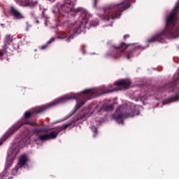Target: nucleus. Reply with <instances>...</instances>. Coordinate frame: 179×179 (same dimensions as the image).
Wrapping results in <instances>:
<instances>
[{
    "label": "nucleus",
    "mask_w": 179,
    "mask_h": 179,
    "mask_svg": "<svg viewBox=\"0 0 179 179\" xmlns=\"http://www.w3.org/2000/svg\"><path fill=\"white\" fill-rule=\"evenodd\" d=\"M83 99L86 100H90L93 99V94H94V91L93 90H86L82 92Z\"/></svg>",
    "instance_id": "12"
},
{
    "label": "nucleus",
    "mask_w": 179,
    "mask_h": 179,
    "mask_svg": "<svg viewBox=\"0 0 179 179\" xmlns=\"http://www.w3.org/2000/svg\"><path fill=\"white\" fill-rule=\"evenodd\" d=\"M91 129H92V132L94 133V138H96V135H97V128L96 127H94V126H92L91 127Z\"/></svg>",
    "instance_id": "23"
},
{
    "label": "nucleus",
    "mask_w": 179,
    "mask_h": 179,
    "mask_svg": "<svg viewBox=\"0 0 179 179\" xmlns=\"http://www.w3.org/2000/svg\"><path fill=\"white\" fill-rule=\"evenodd\" d=\"M59 134V130L58 131H52L50 134H48L49 139H55L58 134Z\"/></svg>",
    "instance_id": "16"
},
{
    "label": "nucleus",
    "mask_w": 179,
    "mask_h": 179,
    "mask_svg": "<svg viewBox=\"0 0 179 179\" xmlns=\"http://www.w3.org/2000/svg\"><path fill=\"white\" fill-rule=\"evenodd\" d=\"M171 100V101H178V100H179V95L177 94L174 96H172Z\"/></svg>",
    "instance_id": "25"
},
{
    "label": "nucleus",
    "mask_w": 179,
    "mask_h": 179,
    "mask_svg": "<svg viewBox=\"0 0 179 179\" xmlns=\"http://www.w3.org/2000/svg\"><path fill=\"white\" fill-rule=\"evenodd\" d=\"M106 111H111L113 110H114V106L113 105H110L106 107Z\"/></svg>",
    "instance_id": "24"
},
{
    "label": "nucleus",
    "mask_w": 179,
    "mask_h": 179,
    "mask_svg": "<svg viewBox=\"0 0 179 179\" xmlns=\"http://www.w3.org/2000/svg\"><path fill=\"white\" fill-rule=\"evenodd\" d=\"M131 6V0H124L119 3H112L103 8L104 14L102 15L103 20L110 19H118L121 16V13L124 12Z\"/></svg>",
    "instance_id": "1"
},
{
    "label": "nucleus",
    "mask_w": 179,
    "mask_h": 179,
    "mask_svg": "<svg viewBox=\"0 0 179 179\" xmlns=\"http://www.w3.org/2000/svg\"><path fill=\"white\" fill-rule=\"evenodd\" d=\"M135 115H139V110H136L135 109L131 110L129 113H122L118 111H116L113 115V118L115 120L116 122L118 124H124L123 118H132L135 117Z\"/></svg>",
    "instance_id": "3"
},
{
    "label": "nucleus",
    "mask_w": 179,
    "mask_h": 179,
    "mask_svg": "<svg viewBox=\"0 0 179 179\" xmlns=\"http://www.w3.org/2000/svg\"><path fill=\"white\" fill-rule=\"evenodd\" d=\"M53 13H61V12H64L65 13H69V12H72V7L71 5H68V3H64V4L57 3L56 6L52 8Z\"/></svg>",
    "instance_id": "5"
},
{
    "label": "nucleus",
    "mask_w": 179,
    "mask_h": 179,
    "mask_svg": "<svg viewBox=\"0 0 179 179\" xmlns=\"http://www.w3.org/2000/svg\"><path fill=\"white\" fill-rule=\"evenodd\" d=\"M2 143H3V141H1L0 142V146H1V145H2Z\"/></svg>",
    "instance_id": "33"
},
{
    "label": "nucleus",
    "mask_w": 179,
    "mask_h": 179,
    "mask_svg": "<svg viewBox=\"0 0 179 179\" xmlns=\"http://www.w3.org/2000/svg\"><path fill=\"white\" fill-rule=\"evenodd\" d=\"M49 2H55V0H48Z\"/></svg>",
    "instance_id": "32"
},
{
    "label": "nucleus",
    "mask_w": 179,
    "mask_h": 179,
    "mask_svg": "<svg viewBox=\"0 0 179 179\" xmlns=\"http://www.w3.org/2000/svg\"><path fill=\"white\" fill-rule=\"evenodd\" d=\"M125 57L126 58H127V59H130V58H132V57H134V55H132V52H128L125 54Z\"/></svg>",
    "instance_id": "21"
},
{
    "label": "nucleus",
    "mask_w": 179,
    "mask_h": 179,
    "mask_svg": "<svg viewBox=\"0 0 179 179\" xmlns=\"http://www.w3.org/2000/svg\"><path fill=\"white\" fill-rule=\"evenodd\" d=\"M49 137H48V134H44V135H41L39 136H38L36 139H34V142H36V141H48Z\"/></svg>",
    "instance_id": "14"
},
{
    "label": "nucleus",
    "mask_w": 179,
    "mask_h": 179,
    "mask_svg": "<svg viewBox=\"0 0 179 179\" xmlns=\"http://www.w3.org/2000/svg\"><path fill=\"white\" fill-rule=\"evenodd\" d=\"M124 40H127V38H129V34L124 35L123 36Z\"/></svg>",
    "instance_id": "29"
},
{
    "label": "nucleus",
    "mask_w": 179,
    "mask_h": 179,
    "mask_svg": "<svg viewBox=\"0 0 179 179\" xmlns=\"http://www.w3.org/2000/svg\"><path fill=\"white\" fill-rule=\"evenodd\" d=\"M71 99H76L75 97H67V98H59L57 99L52 102H50V103H48L46 105L43 106L41 109L38 110L36 111V114H40L45 110H48V108H51V107H55V106H57V104H62V103H65L68 101V100H71Z\"/></svg>",
    "instance_id": "4"
},
{
    "label": "nucleus",
    "mask_w": 179,
    "mask_h": 179,
    "mask_svg": "<svg viewBox=\"0 0 179 179\" xmlns=\"http://www.w3.org/2000/svg\"><path fill=\"white\" fill-rule=\"evenodd\" d=\"M102 90H103V94L104 93H113V92H117L120 90L113 88L112 90H109L108 87H101Z\"/></svg>",
    "instance_id": "17"
},
{
    "label": "nucleus",
    "mask_w": 179,
    "mask_h": 179,
    "mask_svg": "<svg viewBox=\"0 0 179 179\" xmlns=\"http://www.w3.org/2000/svg\"><path fill=\"white\" fill-rule=\"evenodd\" d=\"M73 38V35H70L69 36H66L64 38V39L66 40V41H71V40H72Z\"/></svg>",
    "instance_id": "26"
},
{
    "label": "nucleus",
    "mask_w": 179,
    "mask_h": 179,
    "mask_svg": "<svg viewBox=\"0 0 179 179\" xmlns=\"http://www.w3.org/2000/svg\"><path fill=\"white\" fill-rule=\"evenodd\" d=\"M44 131H45V129H35L34 130V135H36V136H37L38 134H41V132H44Z\"/></svg>",
    "instance_id": "19"
},
{
    "label": "nucleus",
    "mask_w": 179,
    "mask_h": 179,
    "mask_svg": "<svg viewBox=\"0 0 179 179\" xmlns=\"http://www.w3.org/2000/svg\"><path fill=\"white\" fill-rule=\"evenodd\" d=\"M131 45H133L132 44L127 45L125 43H122L118 48H117V50H120V51H125V50H127V48Z\"/></svg>",
    "instance_id": "15"
},
{
    "label": "nucleus",
    "mask_w": 179,
    "mask_h": 179,
    "mask_svg": "<svg viewBox=\"0 0 179 179\" xmlns=\"http://www.w3.org/2000/svg\"><path fill=\"white\" fill-rule=\"evenodd\" d=\"M64 3H67V5H71V3H72V0H65Z\"/></svg>",
    "instance_id": "28"
},
{
    "label": "nucleus",
    "mask_w": 179,
    "mask_h": 179,
    "mask_svg": "<svg viewBox=\"0 0 179 179\" xmlns=\"http://www.w3.org/2000/svg\"><path fill=\"white\" fill-rule=\"evenodd\" d=\"M27 156H26V155H23L20 157L19 159V164L20 165V166H15L14 169H13L12 171V176H16V174H17V171H19L20 169H22V166H24L26 164V163H27Z\"/></svg>",
    "instance_id": "10"
},
{
    "label": "nucleus",
    "mask_w": 179,
    "mask_h": 179,
    "mask_svg": "<svg viewBox=\"0 0 179 179\" xmlns=\"http://www.w3.org/2000/svg\"><path fill=\"white\" fill-rule=\"evenodd\" d=\"M31 116V113H30V111H26L24 114V118L20 120L17 122V124H15V128H17V129H19V128H20L23 125H25L26 124L28 125H31V124L33 123L31 122H29L27 119V118H30Z\"/></svg>",
    "instance_id": "7"
},
{
    "label": "nucleus",
    "mask_w": 179,
    "mask_h": 179,
    "mask_svg": "<svg viewBox=\"0 0 179 179\" xmlns=\"http://www.w3.org/2000/svg\"><path fill=\"white\" fill-rule=\"evenodd\" d=\"M19 6L22 8H36L38 5V1L36 0H14Z\"/></svg>",
    "instance_id": "6"
},
{
    "label": "nucleus",
    "mask_w": 179,
    "mask_h": 179,
    "mask_svg": "<svg viewBox=\"0 0 179 179\" xmlns=\"http://www.w3.org/2000/svg\"><path fill=\"white\" fill-rule=\"evenodd\" d=\"M85 103H86V100H83L80 103H79V102L77 103V105L78 106V108H80V107H82Z\"/></svg>",
    "instance_id": "27"
},
{
    "label": "nucleus",
    "mask_w": 179,
    "mask_h": 179,
    "mask_svg": "<svg viewBox=\"0 0 179 179\" xmlns=\"http://www.w3.org/2000/svg\"><path fill=\"white\" fill-rule=\"evenodd\" d=\"M94 6L96 8L97 6V0H94Z\"/></svg>",
    "instance_id": "30"
},
{
    "label": "nucleus",
    "mask_w": 179,
    "mask_h": 179,
    "mask_svg": "<svg viewBox=\"0 0 179 179\" xmlns=\"http://www.w3.org/2000/svg\"><path fill=\"white\" fill-rule=\"evenodd\" d=\"M131 80H120L115 83V86H123L125 90L129 89L131 86Z\"/></svg>",
    "instance_id": "11"
},
{
    "label": "nucleus",
    "mask_w": 179,
    "mask_h": 179,
    "mask_svg": "<svg viewBox=\"0 0 179 179\" xmlns=\"http://www.w3.org/2000/svg\"><path fill=\"white\" fill-rule=\"evenodd\" d=\"M55 38H51L49 41H47L46 45H43L41 47V50H45L48 47V44H51L52 41H55Z\"/></svg>",
    "instance_id": "18"
},
{
    "label": "nucleus",
    "mask_w": 179,
    "mask_h": 179,
    "mask_svg": "<svg viewBox=\"0 0 179 179\" xmlns=\"http://www.w3.org/2000/svg\"><path fill=\"white\" fill-rule=\"evenodd\" d=\"M3 55V52L2 50H0V57H2Z\"/></svg>",
    "instance_id": "31"
},
{
    "label": "nucleus",
    "mask_w": 179,
    "mask_h": 179,
    "mask_svg": "<svg viewBox=\"0 0 179 179\" xmlns=\"http://www.w3.org/2000/svg\"><path fill=\"white\" fill-rule=\"evenodd\" d=\"M70 125H71V124H66L63 125L62 127H59L58 129L59 132H61V131H64V129H66V128L69 127Z\"/></svg>",
    "instance_id": "20"
},
{
    "label": "nucleus",
    "mask_w": 179,
    "mask_h": 179,
    "mask_svg": "<svg viewBox=\"0 0 179 179\" xmlns=\"http://www.w3.org/2000/svg\"><path fill=\"white\" fill-rule=\"evenodd\" d=\"M13 41V36L10 35H7L6 36V39L4 41L3 49L6 50L8 48V45H10L11 43Z\"/></svg>",
    "instance_id": "13"
},
{
    "label": "nucleus",
    "mask_w": 179,
    "mask_h": 179,
    "mask_svg": "<svg viewBox=\"0 0 179 179\" xmlns=\"http://www.w3.org/2000/svg\"><path fill=\"white\" fill-rule=\"evenodd\" d=\"M76 100H77V103H78V99H76Z\"/></svg>",
    "instance_id": "36"
},
{
    "label": "nucleus",
    "mask_w": 179,
    "mask_h": 179,
    "mask_svg": "<svg viewBox=\"0 0 179 179\" xmlns=\"http://www.w3.org/2000/svg\"><path fill=\"white\" fill-rule=\"evenodd\" d=\"M75 10L76 12H81V15L79 18L80 22H78L72 26V29L70 31V33H71V34H76V33H80L82 26L85 27L87 23H89L90 17H92V16L90 15V14H89V13H87V11L83 10V9L81 8H78Z\"/></svg>",
    "instance_id": "2"
},
{
    "label": "nucleus",
    "mask_w": 179,
    "mask_h": 179,
    "mask_svg": "<svg viewBox=\"0 0 179 179\" xmlns=\"http://www.w3.org/2000/svg\"><path fill=\"white\" fill-rule=\"evenodd\" d=\"M36 23H38V20H36Z\"/></svg>",
    "instance_id": "35"
},
{
    "label": "nucleus",
    "mask_w": 179,
    "mask_h": 179,
    "mask_svg": "<svg viewBox=\"0 0 179 179\" xmlns=\"http://www.w3.org/2000/svg\"><path fill=\"white\" fill-rule=\"evenodd\" d=\"M113 87V85H109V87Z\"/></svg>",
    "instance_id": "34"
},
{
    "label": "nucleus",
    "mask_w": 179,
    "mask_h": 179,
    "mask_svg": "<svg viewBox=\"0 0 179 179\" xmlns=\"http://www.w3.org/2000/svg\"><path fill=\"white\" fill-rule=\"evenodd\" d=\"M10 166H12V161L7 159L4 170L2 173H0V179L13 178V176H12V175H10L8 173V169H9V167H10Z\"/></svg>",
    "instance_id": "8"
},
{
    "label": "nucleus",
    "mask_w": 179,
    "mask_h": 179,
    "mask_svg": "<svg viewBox=\"0 0 179 179\" xmlns=\"http://www.w3.org/2000/svg\"><path fill=\"white\" fill-rule=\"evenodd\" d=\"M9 13L12 17L16 20H20V19H24V15L20 13L16 8L13 6H10Z\"/></svg>",
    "instance_id": "9"
},
{
    "label": "nucleus",
    "mask_w": 179,
    "mask_h": 179,
    "mask_svg": "<svg viewBox=\"0 0 179 179\" xmlns=\"http://www.w3.org/2000/svg\"><path fill=\"white\" fill-rule=\"evenodd\" d=\"M90 26H92L93 27H96V26H99V21L92 20L90 22Z\"/></svg>",
    "instance_id": "22"
}]
</instances>
